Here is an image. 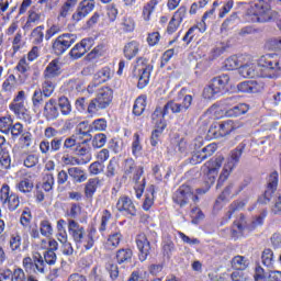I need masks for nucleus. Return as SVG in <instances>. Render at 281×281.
<instances>
[{
	"mask_svg": "<svg viewBox=\"0 0 281 281\" xmlns=\"http://www.w3.org/2000/svg\"><path fill=\"white\" fill-rule=\"evenodd\" d=\"M40 232L42 236H45V238H49L52 234H54V228L52 227V223L47 220H44L40 224Z\"/></svg>",
	"mask_w": 281,
	"mask_h": 281,
	"instance_id": "48",
	"label": "nucleus"
},
{
	"mask_svg": "<svg viewBox=\"0 0 281 281\" xmlns=\"http://www.w3.org/2000/svg\"><path fill=\"white\" fill-rule=\"evenodd\" d=\"M133 261V250L131 248H122L116 251V262L119 265H128Z\"/></svg>",
	"mask_w": 281,
	"mask_h": 281,
	"instance_id": "30",
	"label": "nucleus"
},
{
	"mask_svg": "<svg viewBox=\"0 0 281 281\" xmlns=\"http://www.w3.org/2000/svg\"><path fill=\"white\" fill-rule=\"evenodd\" d=\"M131 175H133L132 181L135 183L134 190L136 199H142V194H144V189L146 188V178H142L144 175V167H136L133 158L126 159L124 165L125 179L131 177Z\"/></svg>",
	"mask_w": 281,
	"mask_h": 281,
	"instance_id": "3",
	"label": "nucleus"
},
{
	"mask_svg": "<svg viewBox=\"0 0 281 281\" xmlns=\"http://www.w3.org/2000/svg\"><path fill=\"white\" fill-rule=\"evenodd\" d=\"M175 241H172V239L170 238H166L162 241V255L166 258H171L172 257V252L175 251Z\"/></svg>",
	"mask_w": 281,
	"mask_h": 281,
	"instance_id": "45",
	"label": "nucleus"
},
{
	"mask_svg": "<svg viewBox=\"0 0 281 281\" xmlns=\"http://www.w3.org/2000/svg\"><path fill=\"white\" fill-rule=\"evenodd\" d=\"M169 113L170 109L166 110V104L164 108H156V110L151 114V120L154 124H156V126H161V124H166V120H164V117H166V115H168Z\"/></svg>",
	"mask_w": 281,
	"mask_h": 281,
	"instance_id": "31",
	"label": "nucleus"
},
{
	"mask_svg": "<svg viewBox=\"0 0 281 281\" xmlns=\"http://www.w3.org/2000/svg\"><path fill=\"white\" fill-rule=\"evenodd\" d=\"M123 53L127 60H133V58L139 54V43L135 41L128 42L125 44Z\"/></svg>",
	"mask_w": 281,
	"mask_h": 281,
	"instance_id": "32",
	"label": "nucleus"
},
{
	"mask_svg": "<svg viewBox=\"0 0 281 281\" xmlns=\"http://www.w3.org/2000/svg\"><path fill=\"white\" fill-rule=\"evenodd\" d=\"M61 162L65 164V166H80V164H82V160L70 156L69 154H65L61 157Z\"/></svg>",
	"mask_w": 281,
	"mask_h": 281,
	"instance_id": "61",
	"label": "nucleus"
},
{
	"mask_svg": "<svg viewBox=\"0 0 281 281\" xmlns=\"http://www.w3.org/2000/svg\"><path fill=\"white\" fill-rule=\"evenodd\" d=\"M23 131H24L23 124L19 122L13 123L10 128L12 139H19V137L23 135Z\"/></svg>",
	"mask_w": 281,
	"mask_h": 281,
	"instance_id": "53",
	"label": "nucleus"
},
{
	"mask_svg": "<svg viewBox=\"0 0 281 281\" xmlns=\"http://www.w3.org/2000/svg\"><path fill=\"white\" fill-rule=\"evenodd\" d=\"M43 91L41 89H36L33 93L32 97V102H33V106L34 109H40L41 104H43Z\"/></svg>",
	"mask_w": 281,
	"mask_h": 281,
	"instance_id": "57",
	"label": "nucleus"
},
{
	"mask_svg": "<svg viewBox=\"0 0 281 281\" xmlns=\"http://www.w3.org/2000/svg\"><path fill=\"white\" fill-rule=\"evenodd\" d=\"M113 102V90L109 87H103L98 90L95 98L90 100L88 104V113L90 115H95L98 111H104L109 109Z\"/></svg>",
	"mask_w": 281,
	"mask_h": 281,
	"instance_id": "4",
	"label": "nucleus"
},
{
	"mask_svg": "<svg viewBox=\"0 0 281 281\" xmlns=\"http://www.w3.org/2000/svg\"><path fill=\"white\" fill-rule=\"evenodd\" d=\"M109 80H111V68L103 67L98 70L93 76L91 85L88 86L89 93H93L95 87H100V85H104V82H109Z\"/></svg>",
	"mask_w": 281,
	"mask_h": 281,
	"instance_id": "21",
	"label": "nucleus"
},
{
	"mask_svg": "<svg viewBox=\"0 0 281 281\" xmlns=\"http://www.w3.org/2000/svg\"><path fill=\"white\" fill-rule=\"evenodd\" d=\"M276 190H278V171H273L268 178V187L263 195V203H269V201H271Z\"/></svg>",
	"mask_w": 281,
	"mask_h": 281,
	"instance_id": "28",
	"label": "nucleus"
},
{
	"mask_svg": "<svg viewBox=\"0 0 281 281\" xmlns=\"http://www.w3.org/2000/svg\"><path fill=\"white\" fill-rule=\"evenodd\" d=\"M262 265L267 267L268 269H273V265L276 262V259H273V250L271 249H265L261 256Z\"/></svg>",
	"mask_w": 281,
	"mask_h": 281,
	"instance_id": "42",
	"label": "nucleus"
},
{
	"mask_svg": "<svg viewBox=\"0 0 281 281\" xmlns=\"http://www.w3.org/2000/svg\"><path fill=\"white\" fill-rule=\"evenodd\" d=\"M23 164H24L25 168H34V166H36V164H38V156H36L34 154H29L24 158Z\"/></svg>",
	"mask_w": 281,
	"mask_h": 281,
	"instance_id": "62",
	"label": "nucleus"
},
{
	"mask_svg": "<svg viewBox=\"0 0 281 281\" xmlns=\"http://www.w3.org/2000/svg\"><path fill=\"white\" fill-rule=\"evenodd\" d=\"M165 130H166V123H160V125L156 126L150 137L151 146H157V144H159V138L161 137V133H164Z\"/></svg>",
	"mask_w": 281,
	"mask_h": 281,
	"instance_id": "46",
	"label": "nucleus"
},
{
	"mask_svg": "<svg viewBox=\"0 0 281 281\" xmlns=\"http://www.w3.org/2000/svg\"><path fill=\"white\" fill-rule=\"evenodd\" d=\"M58 106L61 114L69 115L71 113V103H69V99H67L66 97H60L58 99Z\"/></svg>",
	"mask_w": 281,
	"mask_h": 281,
	"instance_id": "49",
	"label": "nucleus"
},
{
	"mask_svg": "<svg viewBox=\"0 0 281 281\" xmlns=\"http://www.w3.org/2000/svg\"><path fill=\"white\" fill-rule=\"evenodd\" d=\"M246 205H247V200H238L233 202L229 205V211H228L229 218H232V215L234 214V212H237V210H243V207H245Z\"/></svg>",
	"mask_w": 281,
	"mask_h": 281,
	"instance_id": "59",
	"label": "nucleus"
},
{
	"mask_svg": "<svg viewBox=\"0 0 281 281\" xmlns=\"http://www.w3.org/2000/svg\"><path fill=\"white\" fill-rule=\"evenodd\" d=\"M76 5H78V0H66L59 11V16H61V19H67V16L74 12Z\"/></svg>",
	"mask_w": 281,
	"mask_h": 281,
	"instance_id": "36",
	"label": "nucleus"
},
{
	"mask_svg": "<svg viewBox=\"0 0 281 281\" xmlns=\"http://www.w3.org/2000/svg\"><path fill=\"white\" fill-rule=\"evenodd\" d=\"M122 241V233L115 232L110 234L106 240V247L110 249H117L120 243Z\"/></svg>",
	"mask_w": 281,
	"mask_h": 281,
	"instance_id": "41",
	"label": "nucleus"
},
{
	"mask_svg": "<svg viewBox=\"0 0 281 281\" xmlns=\"http://www.w3.org/2000/svg\"><path fill=\"white\" fill-rule=\"evenodd\" d=\"M16 188L23 194H30V192L34 190V183L27 179H24L16 184Z\"/></svg>",
	"mask_w": 281,
	"mask_h": 281,
	"instance_id": "47",
	"label": "nucleus"
},
{
	"mask_svg": "<svg viewBox=\"0 0 281 281\" xmlns=\"http://www.w3.org/2000/svg\"><path fill=\"white\" fill-rule=\"evenodd\" d=\"M246 16L251 23H267L271 21V5L265 0H258L247 9Z\"/></svg>",
	"mask_w": 281,
	"mask_h": 281,
	"instance_id": "5",
	"label": "nucleus"
},
{
	"mask_svg": "<svg viewBox=\"0 0 281 281\" xmlns=\"http://www.w3.org/2000/svg\"><path fill=\"white\" fill-rule=\"evenodd\" d=\"M109 221H111V212H109V210H104L103 215L101 217V225L99 227V232H106Z\"/></svg>",
	"mask_w": 281,
	"mask_h": 281,
	"instance_id": "63",
	"label": "nucleus"
},
{
	"mask_svg": "<svg viewBox=\"0 0 281 281\" xmlns=\"http://www.w3.org/2000/svg\"><path fill=\"white\" fill-rule=\"evenodd\" d=\"M63 137L53 138L50 139V142L47 139H43L40 143V153H42V155H49V153H58V150L63 148Z\"/></svg>",
	"mask_w": 281,
	"mask_h": 281,
	"instance_id": "22",
	"label": "nucleus"
},
{
	"mask_svg": "<svg viewBox=\"0 0 281 281\" xmlns=\"http://www.w3.org/2000/svg\"><path fill=\"white\" fill-rule=\"evenodd\" d=\"M56 89V82L52 81L49 78H45L42 85V93L45 98H52L54 90Z\"/></svg>",
	"mask_w": 281,
	"mask_h": 281,
	"instance_id": "40",
	"label": "nucleus"
},
{
	"mask_svg": "<svg viewBox=\"0 0 281 281\" xmlns=\"http://www.w3.org/2000/svg\"><path fill=\"white\" fill-rule=\"evenodd\" d=\"M245 148H247V143L241 142L235 149L231 151V158L227 164L224 165V168L228 170H234L236 166H238L240 161V157H243V153H245Z\"/></svg>",
	"mask_w": 281,
	"mask_h": 281,
	"instance_id": "24",
	"label": "nucleus"
},
{
	"mask_svg": "<svg viewBox=\"0 0 281 281\" xmlns=\"http://www.w3.org/2000/svg\"><path fill=\"white\" fill-rule=\"evenodd\" d=\"M57 104L58 103L56 102V99H49L45 103L43 115L47 122H54V120H58V115H60V113L58 112Z\"/></svg>",
	"mask_w": 281,
	"mask_h": 281,
	"instance_id": "27",
	"label": "nucleus"
},
{
	"mask_svg": "<svg viewBox=\"0 0 281 281\" xmlns=\"http://www.w3.org/2000/svg\"><path fill=\"white\" fill-rule=\"evenodd\" d=\"M12 124H14V121L12 120V116H1L0 117V133H3V135H10V128H12Z\"/></svg>",
	"mask_w": 281,
	"mask_h": 281,
	"instance_id": "38",
	"label": "nucleus"
},
{
	"mask_svg": "<svg viewBox=\"0 0 281 281\" xmlns=\"http://www.w3.org/2000/svg\"><path fill=\"white\" fill-rule=\"evenodd\" d=\"M223 161H225V157L217 156L210 159L201 167V171L205 177L207 186H214L216 177H218V170H221V166H223Z\"/></svg>",
	"mask_w": 281,
	"mask_h": 281,
	"instance_id": "7",
	"label": "nucleus"
},
{
	"mask_svg": "<svg viewBox=\"0 0 281 281\" xmlns=\"http://www.w3.org/2000/svg\"><path fill=\"white\" fill-rule=\"evenodd\" d=\"M89 43L90 41L87 38L82 40L80 43H77L69 53L71 58H82V56L89 52Z\"/></svg>",
	"mask_w": 281,
	"mask_h": 281,
	"instance_id": "29",
	"label": "nucleus"
},
{
	"mask_svg": "<svg viewBox=\"0 0 281 281\" xmlns=\"http://www.w3.org/2000/svg\"><path fill=\"white\" fill-rule=\"evenodd\" d=\"M60 76V63L58 60H53L48 64L44 71V78L53 79Z\"/></svg>",
	"mask_w": 281,
	"mask_h": 281,
	"instance_id": "33",
	"label": "nucleus"
},
{
	"mask_svg": "<svg viewBox=\"0 0 281 281\" xmlns=\"http://www.w3.org/2000/svg\"><path fill=\"white\" fill-rule=\"evenodd\" d=\"M186 14H188V8L180 7L173 14L172 19L176 21V23H183V20L186 19Z\"/></svg>",
	"mask_w": 281,
	"mask_h": 281,
	"instance_id": "58",
	"label": "nucleus"
},
{
	"mask_svg": "<svg viewBox=\"0 0 281 281\" xmlns=\"http://www.w3.org/2000/svg\"><path fill=\"white\" fill-rule=\"evenodd\" d=\"M209 111L217 119L223 117V115H227V117H240V115H245V113L249 111V105H247V103H239L226 111H223L221 106L213 104Z\"/></svg>",
	"mask_w": 281,
	"mask_h": 281,
	"instance_id": "8",
	"label": "nucleus"
},
{
	"mask_svg": "<svg viewBox=\"0 0 281 281\" xmlns=\"http://www.w3.org/2000/svg\"><path fill=\"white\" fill-rule=\"evenodd\" d=\"M232 267L237 269V271H245L249 267V260L243 256H236L232 260Z\"/></svg>",
	"mask_w": 281,
	"mask_h": 281,
	"instance_id": "39",
	"label": "nucleus"
},
{
	"mask_svg": "<svg viewBox=\"0 0 281 281\" xmlns=\"http://www.w3.org/2000/svg\"><path fill=\"white\" fill-rule=\"evenodd\" d=\"M12 164V159L10 158V153L8 151H0V167L2 170L10 169V166Z\"/></svg>",
	"mask_w": 281,
	"mask_h": 281,
	"instance_id": "52",
	"label": "nucleus"
},
{
	"mask_svg": "<svg viewBox=\"0 0 281 281\" xmlns=\"http://www.w3.org/2000/svg\"><path fill=\"white\" fill-rule=\"evenodd\" d=\"M78 41V36L71 33L59 35L53 43V50L56 56H63Z\"/></svg>",
	"mask_w": 281,
	"mask_h": 281,
	"instance_id": "10",
	"label": "nucleus"
},
{
	"mask_svg": "<svg viewBox=\"0 0 281 281\" xmlns=\"http://www.w3.org/2000/svg\"><path fill=\"white\" fill-rule=\"evenodd\" d=\"M99 186H100V180L98 178L89 179L85 186L86 198L93 199V195L95 194V190H98Z\"/></svg>",
	"mask_w": 281,
	"mask_h": 281,
	"instance_id": "35",
	"label": "nucleus"
},
{
	"mask_svg": "<svg viewBox=\"0 0 281 281\" xmlns=\"http://www.w3.org/2000/svg\"><path fill=\"white\" fill-rule=\"evenodd\" d=\"M23 267L26 273H45V261L43 260V256L37 254L32 258L26 257L23 259Z\"/></svg>",
	"mask_w": 281,
	"mask_h": 281,
	"instance_id": "16",
	"label": "nucleus"
},
{
	"mask_svg": "<svg viewBox=\"0 0 281 281\" xmlns=\"http://www.w3.org/2000/svg\"><path fill=\"white\" fill-rule=\"evenodd\" d=\"M138 65H143L142 74L138 78V89H144L148 82H150V72L153 71V65L148 64L147 59L138 58Z\"/></svg>",
	"mask_w": 281,
	"mask_h": 281,
	"instance_id": "25",
	"label": "nucleus"
},
{
	"mask_svg": "<svg viewBox=\"0 0 281 281\" xmlns=\"http://www.w3.org/2000/svg\"><path fill=\"white\" fill-rule=\"evenodd\" d=\"M97 232L95 227L86 231L76 220H68V234L72 238L77 249L81 247L85 248V251L93 249Z\"/></svg>",
	"mask_w": 281,
	"mask_h": 281,
	"instance_id": "2",
	"label": "nucleus"
},
{
	"mask_svg": "<svg viewBox=\"0 0 281 281\" xmlns=\"http://www.w3.org/2000/svg\"><path fill=\"white\" fill-rule=\"evenodd\" d=\"M192 100L193 98L190 94L184 95L182 101L170 100L166 103V110L169 109L175 115L186 113L192 106Z\"/></svg>",
	"mask_w": 281,
	"mask_h": 281,
	"instance_id": "17",
	"label": "nucleus"
},
{
	"mask_svg": "<svg viewBox=\"0 0 281 281\" xmlns=\"http://www.w3.org/2000/svg\"><path fill=\"white\" fill-rule=\"evenodd\" d=\"M79 135L80 137H87V138L76 146L75 153L79 157H86V160L83 161V164H88V161H91V154H90L91 146H89V142H91V134L89 132H82L80 130Z\"/></svg>",
	"mask_w": 281,
	"mask_h": 281,
	"instance_id": "18",
	"label": "nucleus"
},
{
	"mask_svg": "<svg viewBox=\"0 0 281 281\" xmlns=\"http://www.w3.org/2000/svg\"><path fill=\"white\" fill-rule=\"evenodd\" d=\"M233 131H236V124H234V121L228 120L213 123L209 130V133L215 139H218V137H227V135H231Z\"/></svg>",
	"mask_w": 281,
	"mask_h": 281,
	"instance_id": "12",
	"label": "nucleus"
},
{
	"mask_svg": "<svg viewBox=\"0 0 281 281\" xmlns=\"http://www.w3.org/2000/svg\"><path fill=\"white\" fill-rule=\"evenodd\" d=\"M265 218H267V211L263 210L252 222L250 225L247 224V218L244 214L239 215V218H237L234 222L235 227H237L239 234H243L245 229H256V227H259L265 223Z\"/></svg>",
	"mask_w": 281,
	"mask_h": 281,
	"instance_id": "13",
	"label": "nucleus"
},
{
	"mask_svg": "<svg viewBox=\"0 0 281 281\" xmlns=\"http://www.w3.org/2000/svg\"><path fill=\"white\" fill-rule=\"evenodd\" d=\"M146 111V97H138L135 100L134 106H133V113L134 115H142Z\"/></svg>",
	"mask_w": 281,
	"mask_h": 281,
	"instance_id": "44",
	"label": "nucleus"
},
{
	"mask_svg": "<svg viewBox=\"0 0 281 281\" xmlns=\"http://www.w3.org/2000/svg\"><path fill=\"white\" fill-rule=\"evenodd\" d=\"M91 128L92 131H106V120L99 119L93 121Z\"/></svg>",
	"mask_w": 281,
	"mask_h": 281,
	"instance_id": "64",
	"label": "nucleus"
},
{
	"mask_svg": "<svg viewBox=\"0 0 281 281\" xmlns=\"http://www.w3.org/2000/svg\"><path fill=\"white\" fill-rule=\"evenodd\" d=\"M10 111L19 117V120H23L25 115H27V108H25V91L21 90L13 98V101L9 104Z\"/></svg>",
	"mask_w": 281,
	"mask_h": 281,
	"instance_id": "15",
	"label": "nucleus"
},
{
	"mask_svg": "<svg viewBox=\"0 0 281 281\" xmlns=\"http://www.w3.org/2000/svg\"><path fill=\"white\" fill-rule=\"evenodd\" d=\"M157 3H159V1L151 0L143 8V15L145 16V21H148L150 19V14H153V11L155 10Z\"/></svg>",
	"mask_w": 281,
	"mask_h": 281,
	"instance_id": "55",
	"label": "nucleus"
},
{
	"mask_svg": "<svg viewBox=\"0 0 281 281\" xmlns=\"http://www.w3.org/2000/svg\"><path fill=\"white\" fill-rule=\"evenodd\" d=\"M265 86L256 80L244 81L237 85V91L240 93H260Z\"/></svg>",
	"mask_w": 281,
	"mask_h": 281,
	"instance_id": "26",
	"label": "nucleus"
},
{
	"mask_svg": "<svg viewBox=\"0 0 281 281\" xmlns=\"http://www.w3.org/2000/svg\"><path fill=\"white\" fill-rule=\"evenodd\" d=\"M227 85H229V75H222L213 78L211 83L203 90L205 100H212L216 98V95H223Z\"/></svg>",
	"mask_w": 281,
	"mask_h": 281,
	"instance_id": "6",
	"label": "nucleus"
},
{
	"mask_svg": "<svg viewBox=\"0 0 281 281\" xmlns=\"http://www.w3.org/2000/svg\"><path fill=\"white\" fill-rule=\"evenodd\" d=\"M15 71H18V83L25 85L30 78H32V66L27 63L25 57L21 58L15 66Z\"/></svg>",
	"mask_w": 281,
	"mask_h": 281,
	"instance_id": "19",
	"label": "nucleus"
},
{
	"mask_svg": "<svg viewBox=\"0 0 281 281\" xmlns=\"http://www.w3.org/2000/svg\"><path fill=\"white\" fill-rule=\"evenodd\" d=\"M13 281H37V280L32 276H29L26 278L23 269L18 268L13 271Z\"/></svg>",
	"mask_w": 281,
	"mask_h": 281,
	"instance_id": "51",
	"label": "nucleus"
},
{
	"mask_svg": "<svg viewBox=\"0 0 281 281\" xmlns=\"http://www.w3.org/2000/svg\"><path fill=\"white\" fill-rule=\"evenodd\" d=\"M191 218H192L193 225H199V222L203 221V218H205V215H203V212L201 211V209L193 207L191 210Z\"/></svg>",
	"mask_w": 281,
	"mask_h": 281,
	"instance_id": "60",
	"label": "nucleus"
},
{
	"mask_svg": "<svg viewBox=\"0 0 281 281\" xmlns=\"http://www.w3.org/2000/svg\"><path fill=\"white\" fill-rule=\"evenodd\" d=\"M95 8V1L93 0H83L79 3L77 11L72 14V21H82L87 15L91 14L93 12V9Z\"/></svg>",
	"mask_w": 281,
	"mask_h": 281,
	"instance_id": "20",
	"label": "nucleus"
},
{
	"mask_svg": "<svg viewBox=\"0 0 281 281\" xmlns=\"http://www.w3.org/2000/svg\"><path fill=\"white\" fill-rule=\"evenodd\" d=\"M136 247L138 249V258L140 262H146L148 256L153 254V247L150 246V237L148 235L140 233L136 236Z\"/></svg>",
	"mask_w": 281,
	"mask_h": 281,
	"instance_id": "14",
	"label": "nucleus"
},
{
	"mask_svg": "<svg viewBox=\"0 0 281 281\" xmlns=\"http://www.w3.org/2000/svg\"><path fill=\"white\" fill-rule=\"evenodd\" d=\"M173 201L180 207H184V205H192V203H196L199 201V195L192 192V188L190 186L182 184L175 193Z\"/></svg>",
	"mask_w": 281,
	"mask_h": 281,
	"instance_id": "9",
	"label": "nucleus"
},
{
	"mask_svg": "<svg viewBox=\"0 0 281 281\" xmlns=\"http://www.w3.org/2000/svg\"><path fill=\"white\" fill-rule=\"evenodd\" d=\"M0 201L10 212H15V210H19V205H21L19 195L10 191V186L8 184H4L0 190Z\"/></svg>",
	"mask_w": 281,
	"mask_h": 281,
	"instance_id": "11",
	"label": "nucleus"
},
{
	"mask_svg": "<svg viewBox=\"0 0 281 281\" xmlns=\"http://www.w3.org/2000/svg\"><path fill=\"white\" fill-rule=\"evenodd\" d=\"M43 30H45V26L40 25L32 31L31 38L33 40L34 45H41V43H43V38H45Z\"/></svg>",
	"mask_w": 281,
	"mask_h": 281,
	"instance_id": "43",
	"label": "nucleus"
},
{
	"mask_svg": "<svg viewBox=\"0 0 281 281\" xmlns=\"http://www.w3.org/2000/svg\"><path fill=\"white\" fill-rule=\"evenodd\" d=\"M68 175L76 181V183H83V181H87V173L80 167L68 168Z\"/></svg>",
	"mask_w": 281,
	"mask_h": 281,
	"instance_id": "34",
	"label": "nucleus"
},
{
	"mask_svg": "<svg viewBox=\"0 0 281 281\" xmlns=\"http://www.w3.org/2000/svg\"><path fill=\"white\" fill-rule=\"evenodd\" d=\"M132 155L139 157L142 155V143L139 142V134H134V140L132 143Z\"/></svg>",
	"mask_w": 281,
	"mask_h": 281,
	"instance_id": "54",
	"label": "nucleus"
},
{
	"mask_svg": "<svg viewBox=\"0 0 281 281\" xmlns=\"http://www.w3.org/2000/svg\"><path fill=\"white\" fill-rule=\"evenodd\" d=\"M116 209L124 212L127 216H137V207L131 198L123 195L117 200Z\"/></svg>",
	"mask_w": 281,
	"mask_h": 281,
	"instance_id": "23",
	"label": "nucleus"
},
{
	"mask_svg": "<svg viewBox=\"0 0 281 281\" xmlns=\"http://www.w3.org/2000/svg\"><path fill=\"white\" fill-rule=\"evenodd\" d=\"M224 65L228 71L240 69V65H243V56H231L225 60Z\"/></svg>",
	"mask_w": 281,
	"mask_h": 281,
	"instance_id": "37",
	"label": "nucleus"
},
{
	"mask_svg": "<svg viewBox=\"0 0 281 281\" xmlns=\"http://www.w3.org/2000/svg\"><path fill=\"white\" fill-rule=\"evenodd\" d=\"M281 71V55L268 54L261 56L258 66L254 63L240 65L239 74L243 78H278Z\"/></svg>",
	"mask_w": 281,
	"mask_h": 281,
	"instance_id": "1",
	"label": "nucleus"
},
{
	"mask_svg": "<svg viewBox=\"0 0 281 281\" xmlns=\"http://www.w3.org/2000/svg\"><path fill=\"white\" fill-rule=\"evenodd\" d=\"M106 144V134H97L94 135L92 139V146L93 148H103V146Z\"/></svg>",
	"mask_w": 281,
	"mask_h": 281,
	"instance_id": "56",
	"label": "nucleus"
},
{
	"mask_svg": "<svg viewBox=\"0 0 281 281\" xmlns=\"http://www.w3.org/2000/svg\"><path fill=\"white\" fill-rule=\"evenodd\" d=\"M155 203V188L151 187L149 189V193H147L145 195V201L143 203V210H145L146 212H148V210H150V207H153V204Z\"/></svg>",
	"mask_w": 281,
	"mask_h": 281,
	"instance_id": "50",
	"label": "nucleus"
}]
</instances>
